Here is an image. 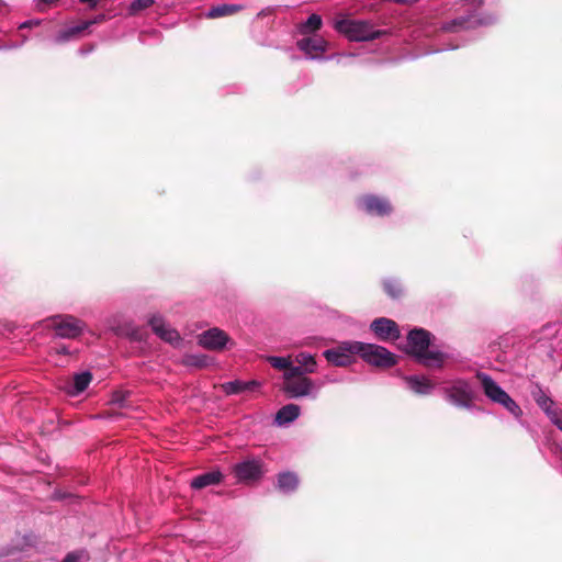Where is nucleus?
I'll return each mask as SVG.
<instances>
[{
    "label": "nucleus",
    "mask_w": 562,
    "mask_h": 562,
    "mask_svg": "<svg viewBox=\"0 0 562 562\" xmlns=\"http://www.w3.org/2000/svg\"><path fill=\"white\" fill-rule=\"evenodd\" d=\"M483 0H460L462 13L449 22L440 23L432 31H426L429 36L432 32H439L442 37L448 34H459L463 31L472 30L477 26L491 25L496 21L494 15H479L476 12L482 7Z\"/></svg>",
    "instance_id": "obj_1"
},
{
    "label": "nucleus",
    "mask_w": 562,
    "mask_h": 562,
    "mask_svg": "<svg viewBox=\"0 0 562 562\" xmlns=\"http://www.w3.org/2000/svg\"><path fill=\"white\" fill-rule=\"evenodd\" d=\"M429 331L423 328H415L408 333L406 351L426 367H441L443 353L429 350Z\"/></svg>",
    "instance_id": "obj_2"
},
{
    "label": "nucleus",
    "mask_w": 562,
    "mask_h": 562,
    "mask_svg": "<svg viewBox=\"0 0 562 562\" xmlns=\"http://www.w3.org/2000/svg\"><path fill=\"white\" fill-rule=\"evenodd\" d=\"M334 26L337 32L352 42L372 41L386 33L384 30L374 29L373 24L366 20H337Z\"/></svg>",
    "instance_id": "obj_3"
},
{
    "label": "nucleus",
    "mask_w": 562,
    "mask_h": 562,
    "mask_svg": "<svg viewBox=\"0 0 562 562\" xmlns=\"http://www.w3.org/2000/svg\"><path fill=\"white\" fill-rule=\"evenodd\" d=\"M476 378L480 380L484 394L494 403L499 404L507 409L514 417L520 418L522 411L519 405L502 389L499 384L488 374L477 372Z\"/></svg>",
    "instance_id": "obj_4"
},
{
    "label": "nucleus",
    "mask_w": 562,
    "mask_h": 562,
    "mask_svg": "<svg viewBox=\"0 0 562 562\" xmlns=\"http://www.w3.org/2000/svg\"><path fill=\"white\" fill-rule=\"evenodd\" d=\"M350 347L352 351L372 366L390 368L396 363V356L382 346L352 341Z\"/></svg>",
    "instance_id": "obj_5"
},
{
    "label": "nucleus",
    "mask_w": 562,
    "mask_h": 562,
    "mask_svg": "<svg viewBox=\"0 0 562 562\" xmlns=\"http://www.w3.org/2000/svg\"><path fill=\"white\" fill-rule=\"evenodd\" d=\"M445 400L451 405L460 408L471 409L475 397L474 390L469 381L464 379L452 380L442 387Z\"/></svg>",
    "instance_id": "obj_6"
},
{
    "label": "nucleus",
    "mask_w": 562,
    "mask_h": 562,
    "mask_svg": "<svg viewBox=\"0 0 562 562\" xmlns=\"http://www.w3.org/2000/svg\"><path fill=\"white\" fill-rule=\"evenodd\" d=\"M48 326L56 337L63 339H76L81 336L87 328L83 321L69 314L50 317Z\"/></svg>",
    "instance_id": "obj_7"
},
{
    "label": "nucleus",
    "mask_w": 562,
    "mask_h": 562,
    "mask_svg": "<svg viewBox=\"0 0 562 562\" xmlns=\"http://www.w3.org/2000/svg\"><path fill=\"white\" fill-rule=\"evenodd\" d=\"M324 382H315L307 376L295 381L283 382V392L290 398L311 397L316 398Z\"/></svg>",
    "instance_id": "obj_8"
},
{
    "label": "nucleus",
    "mask_w": 562,
    "mask_h": 562,
    "mask_svg": "<svg viewBox=\"0 0 562 562\" xmlns=\"http://www.w3.org/2000/svg\"><path fill=\"white\" fill-rule=\"evenodd\" d=\"M234 474L238 482L258 481L263 474V463L259 459H247L234 465Z\"/></svg>",
    "instance_id": "obj_9"
},
{
    "label": "nucleus",
    "mask_w": 562,
    "mask_h": 562,
    "mask_svg": "<svg viewBox=\"0 0 562 562\" xmlns=\"http://www.w3.org/2000/svg\"><path fill=\"white\" fill-rule=\"evenodd\" d=\"M358 204L369 215L385 216L392 212L389 200L374 194L363 195L359 199Z\"/></svg>",
    "instance_id": "obj_10"
},
{
    "label": "nucleus",
    "mask_w": 562,
    "mask_h": 562,
    "mask_svg": "<svg viewBox=\"0 0 562 562\" xmlns=\"http://www.w3.org/2000/svg\"><path fill=\"white\" fill-rule=\"evenodd\" d=\"M148 324L153 331L164 341L169 342L172 346H179L181 344L179 333L167 324L161 315H153L149 318Z\"/></svg>",
    "instance_id": "obj_11"
},
{
    "label": "nucleus",
    "mask_w": 562,
    "mask_h": 562,
    "mask_svg": "<svg viewBox=\"0 0 562 562\" xmlns=\"http://www.w3.org/2000/svg\"><path fill=\"white\" fill-rule=\"evenodd\" d=\"M370 328L374 333L376 338L383 341L396 340L401 336L397 324L394 321L386 317L375 318L371 323Z\"/></svg>",
    "instance_id": "obj_12"
},
{
    "label": "nucleus",
    "mask_w": 562,
    "mask_h": 562,
    "mask_svg": "<svg viewBox=\"0 0 562 562\" xmlns=\"http://www.w3.org/2000/svg\"><path fill=\"white\" fill-rule=\"evenodd\" d=\"M228 341V335L217 327L203 331L198 338L199 345L210 350H221Z\"/></svg>",
    "instance_id": "obj_13"
},
{
    "label": "nucleus",
    "mask_w": 562,
    "mask_h": 562,
    "mask_svg": "<svg viewBox=\"0 0 562 562\" xmlns=\"http://www.w3.org/2000/svg\"><path fill=\"white\" fill-rule=\"evenodd\" d=\"M296 46L302 50L307 59H324L318 53H325L328 48V42L321 36L303 37L297 41Z\"/></svg>",
    "instance_id": "obj_14"
},
{
    "label": "nucleus",
    "mask_w": 562,
    "mask_h": 562,
    "mask_svg": "<svg viewBox=\"0 0 562 562\" xmlns=\"http://www.w3.org/2000/svg\"><path fill=\"white\" fill-rule=\"evenodd\" d=\"M351 342H346L337 348L327 349L323 352L325 359L337 367H346L352 362L353 355L357 352L351 350Z\"/></svg>",
    "instance_id": "obj_15"
},
{
    "label": "nucleus",
    "mask_w": 562,
    "mask_h": 562,
    "mask_svg": "<svg viewBox=\"0 0 562 562\" xmlns=\"http://www.w3.org/2000/svg\"><path fill=\"white\" fill-rule=\"evenodd\" d=\"M103 20H104V14H100L93 20L82 21L79 24L69 26V27L58 32L57 35L55 36L54 41L57 44L66 43L70 40H72L74 37H76L77 35H79L80 33H82L83 31H86L87 29H89L91 25L99 23Z\"/></svg>",
    "instance_id": "obj_16"
},
{
    "label": "nucleus",
    "mask_w": 562,
    "mask_h": 562,
    "mask_svg": "<svg viewBox=\"0 0 562 562\" xmlns=\"http://www.w3.org/2000/svg\"><path fill=\"white\" fill-rule=\"evenodd\" d=\"M407 387L418 395H428L432 392L434 385L424 375H408L404 378Z\"/></svg>",
    "instance_id": "obj_17"
},
{
    "label": "nucleus",
    "mask_w": 562,
    "mask_h": 562,
    "mask_svg": "<svg viewBox=\"0 0 562 562\" xmlns=\"http://www.w3.org/2000/svg\"><path fill=\"white\" fill-rule=\"evenodd\" d=\"M260 386V383L256 380L251 381H241V380H234L226 382L222 385L223 391L226 395H235L240 394L244 392H252L257 390Z\"/></svg>",
    "instance_id": "obj_18"
},
{
    "label": "nucleus",
    "mask_w": 562,
    "mask_h": 562,
    "mask_svg": "<svg viewBox=\"0 0 562 562\" xmlns=\"http://www.w3.org/2000/svg\"><path fill=\"white\" fill-rule=\"evenodd\" d=\"M223 480V474L221 471H211L203 473L201 475L195 476L191 483L190 486L193 490H201L207 486L220 484Z\"/></svg>",
    "instance_id": "obj_19"
},
{
    "label": "nucleus",
    "mask_w": 562,
    "mask_h": 562,
    "mask_svg": "<svg viewBox=\"0 0 562 562\" xmlns=\"http://www.w3.org/2000/svg\"><path fill=\"white\" fill-rule=\"evenodd\" d=\"M301 408L296 404H286L282 406L276 415V424L285 426L294 422L300 416Z\"/></svg>",
    "instance_id": "obj_20"
},
{
    "label": "nucleus",
    "mask_w": 562,
    "mask_h": 562,
    "mask_svg": "<svg viewBox=\"0 0 562 562\" xmlns=\"http://www.w3.org/2000/svg\"><path fill=\"white\" fill-rule=\"evenodd\" d=\"M278 488L284 493L290 494L299 486V477L294 472H282L278 475Z\"/></svg>",
    "instance_id": "obj_21"
},
{
    "label": "nucleus",
    "mask_w": 562,
    "mask_h": 562,
    "mask_svg": "<svg viewBox=\"0 0 562 562\" xmlns=\"http://www.w3.org/2000/svg\"><path fill=\"white\" fill-rule=\"evenodd\" d=\"M92 374L89 371L76 373L72 380V384L68 389L70 395H78L83 392L90 384Z\"/></svg>",
    "instance_id": "obj_22"
},
{
    "label": "nucleus",
    "mask_w": 562,
    "mask_h": 562,
    "mask_svg": "<svg viewBox=\"0 0 562 562\" xmlns=\"http://www.w3.org/2000/svg\"><path fill=\"white\" fill-rule=\"evenodd\" d=\"M531 394L535 402L543 411V413L555 406L554 401L540 386H537Z\"/></svg>",
    "instance_id": "obj_23"
},
{
    "label": "nucleus",
    "mask_w": 562,
    "mask_h": 562,
    "mask_svg": "<svg viewBox=\"0 0 562 562\" xmlns=\"http://www.w3.org/2000/svg\"><path fill=\"white\" fill-rule=\"evenodd\" d=\"M240 5H237V4H220V5H216V7H213L211 8L207 13H206V16L207 18H211V19H216V18H221V16H226V15H231L235 12H237L238 10H240Z\"/></svg>",
    "instance_id": "obj_24"
},
{
    "label": "nucleus",
    "mask_w": 562,
    "mask_h": 562,
    "mask_svg": "<svg viewBox=\"0 0 562 562\" xmlns=\"http://www.w3.org/2000/svg\"><path fill=\"white\" fill-rule=\"evenodd\" d=\"M322 26V18L318 14H311L307 20L300 25V33L307 34L319 30Z\"/></svg>",
    "instance_id": "obj_25"
},
{
    "label": "nucleus",
    "mask_w": 562,
    "mask_h": 562,
    "mask_svg": "<svg viewBox=\"0 0 562 562\" xmlns=\"http://www.w3.org/2000/svg\"><path fill=\"white\" fill-rule=\"evenodd\" d=\"M295 361L299 366L304 367L307 372L314 373L316 371V361L314 356L308 352H300L295 357Z\"/></svg>",
    "instance_id": "obj_26"
},
{
    "label": "nucleus",
    "mask_w": 562,
    "mask_h": 562,
    "mask_svg": "<svg viewBox=\"0 0 562 562\" xmlns=\"http://www.w3.org/2000/svg\"><path fill=\"white\" fill-rule=\"evenodd\" d=\"M308 373L310 372H307V370L304 367L292 366V363H291L290 367L288 368V370L284 371V373H283V380H284V382L295 381L299 378L306 376V374H308Z\"/></svg>",
    "instance_id": "obj_27"
},
{
    "label": "nucleus",
    "mask_w": 562,
    "mask_h": 562,
    "mask_svg": "<svg viewBox=\"0 0 562 562\" xmlns=\"http://www.w3.org/2000/svg\"><path fill=\"white\" fill-rule=\"evenodd\" d=\"M384 290L385 292L393 299H397L401 296L403 289L401 282L396 279H386L384 281Z\"/></svg>",
    "instance_id": "obj_28"
},
{
    "label": "nucleus",
    "mask_w": 562,
    "mask_h": 562,
    "mask_svg": "<svg viewBox=\"0 0 562 562\" xmlns=\"http://www.w3.org/2000/svg\"><path fill=\"white\" fill-rule=\"evenodd\" d=\"M128 391L117 390L111 395L110 403L119 407H127V398L130 397Z\"/></svg>",
    "instance_id": "obj_29"
},
{
    "label": "nucleus",
    "mask_w": 562,
    "mask_h": 562,
    "mask_svg": "<svg viewBox=\"0 0 562 562\" xmlns=\"http://www.w3.org/2000/svg\"><path fill=\"white\" fill-rule=\"evenodd\" d=\"M268 362L276 369L279 370H288V368L291 364V358L290 357H277V356H270L267 358Z\"/></svg>",
    "instance_id": "obj_30"
},
{
    "label": "nucleus",
    "mask_w": 562,
    "mask_h": 562,
    "mask_svg": "<svg viewBox=\"0 0 562 562\" xmlns=\"http://www.w3.org/2000/svg\"><path fill=\"white\" fill-rule=\"evenodd\" d=\"M155 0H133L128 7V14L136 15L139 11L149 8Z\"/></svg>",
    "instance_id": "obj_31"
},
{
    "label": "nucleus",
    "mask_w": 562,
    "mask_h": 562,
    "mask_svg": "<svg viewBox=\"0 0 562 562\" xmlns=\"http://www.w3.org/2000/svg\"><path fill=\"white\" fill-rule=\"evenodd\" d=\"M49 355L52 358L55 356H70L72 351L66 345H59L50 348Z\"/></svg>",
    "instance_id": "obj_32"
},
{
    "label": "nucleus",
    "mask_w": 562,
    "mask_h": 562,
    "mask_svg": "<svg viewBox=\"0 0 562 562\" xmlns=\"http://www.w3.org/2000/svg\"><path fill=\"white\" fill-rule=\"evenodd\" d=\"M188 363L195 367H204L206 364V360L204 357L191 356L188 359Z\"/></svg>",
    "instance_id": "obj_33"
},
{
    "label": "nucleus",
    "mask_w": 562,
    "mask_h": 562,
    "mask_svg": "<svg viewBox=\"0 0 562 562\" xmlns=\"http://www.w3.org/2000/svg\"><path fill=\"white\" fill-rule=\"evenodd\" d=\"M547 415V417L550 419V422L552 423L553 420H555L557 418H559L560 416H562V409L560 408H557L555 406H553L551 409H549L548 412L544 413Z\"/></svg>",
    "instance_id": "obj_34"
},
{
    "label": "nucleus",
    "mask_w": 562,
    "mask_h": 562,
    "mask_svg": "<svg viewBox=\"0 0 562 562\" xmlns=\"http://www.w3.org/2000/svg\"><path fill=\"white\" fill-rule=\"evenodd\" d=\"M41 24V21L40 20H27V21H24L20 24V29H30V27H33V26H37Z\"/></svg>",
    "instance_id": "obj_35"
},
{
    "label": "nucleus",
    "mask_w": 562,
    "mask_h": 562,
    "mask_svg": "<svg viewBox=\"0 0 562 562\" xmlns=\"http://www.w3.org/2000/svg\"><path fill=\"white\" fill-rule=\"evenodd\" d=\"M458 47H459L458 44L449 43L447 45H442V47L435 48V49L430 50L429 53H438V52H443V50H449V49H456Z\"/></svg>",
    "instance_id": "obj_36"
},
{
    "label": "nucleus",
    "mask_w": 562,
    "mask_h": 562,
    "mask_svg": "<svg viewBox=\"0 0 562 562\" xmlns=\"http://www.w3.org/2000/svg\"><path fill=\"white\" fill-rule=\"evenodd\" d=\"M78 555L74 552L68 553L63 562H78Z\"/></svg>",
    "instance_id": "obj_37"
},
{
    "label": "nucleus",
    "mask_w": 562,
    "mask_h": 562,
    "mask_svg": "<svg viewBox=\"0 0 562 562\" xmlns=\"http://www.w3.org/2000/svg\"><path fill=\"white\" fill-rule=\"evenodd\" d=\"M82 3H88L90 8H95L98 0H79Z\"/></svg>",
    "instance_id": "obj_38"
},
{
    "label": "nucleus",
    "mask_w": 562,
    "mask_h": 562,
    "mask_svg": "<svg viewBox=\"0 0 562 562\" xmlns=\"http://www.w3.org/2000/svg\"><path fill=\"white\" fill-rule=\"evenodd\" d=\"M552 424L557 426L558 429H560V427H562V415L555 420H553Z\"/></svg>",
    "instance_id": "obj_39"
},
{
    "label": "nucleus",
    "mask_w": 562,
    "mask_h": 562,
    "mask_svg": "<svg viewBox=\"0 0 562 562\" xmlns=\"http://www.w3.org/2000/svg\"><path fill=\"white\" fill-rule=\"evenodd\" d=\"M91 49H92V48H86V50L81 49V50H80V53H81V54H87V53L91 52Z\"/></svg>",
    "instance_id": "obj_40"
},
{
    "label": "nucleus",
    "mask_w": 562,
    "mask_h": 562,
    "mask_svg": "<svg viewBox=\"0 0 562 562\" xmlns=\"http://www.w3.org/2000/svg\"><path fill=\"white\" fill-rule=\"evenodd\" d=\"M329 382H337L336 379H328Z\"/></svg>",
    "instance_id": "obj_41"
},
{
    "label": "nucleus",
    "mask_w": 562,
    "mask_h": 562,
    "mask_svg": "<svg viewBox=\"0 0 562 562\" xmlns=\"http://www.w3.org/2000/svg\"><path fill=\"white\" fill-rule=\"evenodd\" d=\"M560 430L562 431V426L560 427Z\"/></svg>",
    "instance_id": "obj_42"
},
{
    "label": "nucleus",
    "mask_w": 562,
    "mask_h": 562,
    "mask_svg": "<svg viewBox=\"0 0 562 562\" xmlns=\"http://www.w3.org/2000/svg\"><path fill=\"white\" fill-rule=\"evenodd\" d=\"M560 430L562 431V426L560 427Z\"/></svg>",
    "instance_id": "obj_43"
}]
</instances>
